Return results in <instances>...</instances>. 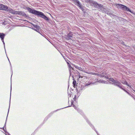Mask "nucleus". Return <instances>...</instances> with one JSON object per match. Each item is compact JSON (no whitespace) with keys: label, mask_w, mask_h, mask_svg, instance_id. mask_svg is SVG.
<instances>
[{"label":"nucleus","mask_w":135,"mask_h":135,"mask_svg":"<svg viewBox=\"0 0 135 135\" xmlns=\"http://www.w3.org/2000/svg\"><path fill=\"white\" fill-rule=\"evenodd\" d=\"M26 9L30 13L37 15L41 17L44 18L46 21H48L49 20V18L45 16L42 12L34 9H32L29 7H27Z\"/></svg>","instance_id":"nucleus-1"},{"label":"nucleus","mask_w":135,"mask_h":135,"mask_svg":"<svg viewBox=\"0 0 135 135\" xmlns=\"http://www.w3.org/2000/svg\"><path fill=\"white\" fill-rule=\"evenodd\" d=\"M110 80L113 82L112 84H113L117 86L120 88H121L122 89L124 90L125 91L128 93V92L124 89L122 87V85L120 82L116 80H115L113 78H110Z\"/></svg>","instance_id":"nucleus-2"},{"label":"nucleus","mask_w":135,"mask_h":135,"mask_svg":"<svg viewBox=\"0 0 135 135\" xmlns=\"http://www.w3.org/2000/svg\"><path fill=\"white\" fill-rule=\"evenodd\" d=\"M115 6L118 8L121 9L124 11H129L130 12L132 13V12L130 10L129 8L123 4H116Z\"/></svg>","instance_id":"nucleus-3"},{"label":"nucleus","mask_w":135,"mask_h":135,"mask_svg":"<svg viewBox=\"0 0 135 135\" xmlns=\"http://www.w3.org/2000/svg\"><path fill=\"white\" fill-rule=\"evenodd\" d=\"M115 6L118 8L121 9L124 11H129L130 12L132 13V12L130 10L129 8L123 4H116Z\"/></svg>","instance_id":"nucleus-4"},{"label":"nucleus","mask_w":135,"mask_h":135,"mask_svg":"<svg viewBox=\"0 0 135 135\" xmlns=\"http://www.w3.org/2000/svg\"><path fill=\"white\" fill-rule=\"evenodd\" d=\"M9 12L14 14H18V11H15L13 10L12 8H9L8 7L5 5L3 10Z\"/></svg>","instance_id":"nucleus-5"},{"label":"nucleus","mask_w":135,"mask_h":135,"mask_svg":"<svg viewBox=\"0 0 135 135\" xmlns=\"http://www.w3.org/2000/svg\"><path fill=\"white\" fill-rule=\"evenodd\" d=\"M31 24L32 25L33 27H32L33 28V29L37 32L40 33V26L37 25H35L32 23H31Z\"/></svg>","instance_id":"nucleus-6"},{"label":"nucleus","mask_w":135,"mask_h":135,"mask_svg":"<svg viewBox=\"0 0 135 135\" xmlns=\"http://www.w3.org/2000/svg\"><path fill=\"white\" fill-rule=\"evenodd\" d=\"M75 2V4L79 7L82 10L84 9V7L81 5V4L78 0H72Z\"/></svg>","instance_id":"nucleus-7"},{"label":"nucleus","mask_w":135,"mask_h":135,"mask_svg":"<svg viewBox=\"0 0 135 135\" xmlns=\"http://www.w3.org/2000/svg\"><path fill=\"white\" fill-rule=\"evenodd\" d=\"M89 3L91 5L94 6L95 7L98 8V4L96 2L93 1L89 0Z\"/></svg>","instance_id":"nucleus-8"},{"label":"nucleus","mask_w":135,"mask_h":135,"mask_svg":"<svg viewBox=\"0 0 135 135\" xmlns=\"http://www.w3.org/2000/svg\"><path fill=\"white\" fill-rule=\"evenodd\" d=\"M103 6L100 4H99L98 6V8L99 11H101L103 12H105V9L103 7Z\"/></svg>","instance_id":"nucleus-9"},{"label":"nucleus","mask_w":135,"mask_h":135,"mask_svg":"<svg viewBox=\"0 0 135 135\" xmlns=\"http://www.w3.org/2000/svg\"><path fill=\"white\" fill-rule=\"evenodd\" d=\"M5 36V34L3 33H0V37L1 38L2 41L3 42V44L4 45V47H5L4 42L3 39ZM4 48H5V47H4Z\"/></svg>","instance_id":"nucleus-10"},{"label":"nucleus","mask_w":135,"mask_h":135,"mask_svg":"<svg viewBox=\"0 0 135 135\" xmlns=\"http://www.w3.org/2000/svg\"><path fill=\"white\" fill-rule=\"evenodd\" d=\"M73 35L72 33V32H70L69 33L66 37V38L68 40H70L71 39V38L73 37Z\"/></svg>","instance_id":"nucleus-11"},{"label":"nucleus","mask_w":135,"mask_h":135,"mask_svg":"<svg viewBox=\"0 0 135 135\" xmlns=\"http://www.w3.org/2000/svg\"><path fill=\"white\" fill-rule=\"evenodd\" d=\"M121 83L123 84H126V85H127L128 86H129L130 88H132L131 87V85H130L129 84H128L127 81H121Z\"/></svg>","instance_id":"nucleus-12"},{"label":"nucleus","mask_w":135,"mask_h":135,"mask_svg":"<svg viewBox=\"0 0 135 135\" xmlns=\"http://www.w3.org/2000/svg\"><path fill=\"white\" fill-rule=\"evenodd\" d=\"M68 66H69V69H70V70H69L70 72V74H71V73H72V71H71V70H73V68L71 67V66L70 65V64L68 63Z\"/></svg>","instance_id":"nucleus-13"},{"label":"nucleus","mask_w":135,"mask_h":135,"mask_svg":"<svg viewBox=\"0 0 135 135\" xmlns=\"http://www.w3.org/2000/svg\"><path fill=\"white\" fill-rule=\"evenodd\" d=\"M4 7H5L4 5L0 4V9L3 10Z\"/></svg>","instance_id":"nucleus-14"},{"label":"nucleus","mask_w":135,"mask_h":135,"mask_svg":"<svg viewBox=\"0 0 135 135\" xmlns=\"http://www.w3.org/2000/svg\"><path fill=\"white\" fill-rule=\"evenodd\" d=\"M78 70H81L83 72H86L85 71V70H84V68H82L81 67H79V68H78Z\"/></svg>","instance_id":"nucleus-15"},{"label":"nucleus","mask_w":135,"mask_h":135,"mask_svg":"<svg viewBox=\"0 0 135 135\" xmlns=\"http://www.w3.org/2000/svg\"><path fill=\"white\" fill-rule=\"evenodd\" d=\"M73 84L74 87L76 85V81L74 80L73 82Z\"/></svg>","instance_id":"nucleus-16"},{"label":"nucleus","mask_w":135,"mask_h":135,"mask_svg":"<svg viewBox=\"0 0 135 135\" xmlns=\"http://www.w3.org/2000/svg\"><path fill=\"white\" fill-rule=\"evenodd\" d=\"M78 74H79L78 75V78H83V77L82 76H80V73H78Z\"/></svg>","instance_id":"nucleus-17"},{"label":"nucleus","mask_w":135,"mask_h":135,"mask_svg":"<svg viewBox=\"0 0 135 135\" xmlns=\"http://www.w3.org/2000/svg\"><path fill=\"white\" fill-rule=\"evenodd\" d=\"M98 75L99 76H100L101 77H104L103 75L101 74H98Z\"/></svg>","instance_id":"nucleus-18"},{"label":"nucleus","mask_w":135,"mask_h":135,"mask_svg":"<svg viewBox=\"0 0 135 135\" xmlns=\"http://www.w3.org/2000/svg\"><path fill=\"white\" fill-rule=\"evenodd\" d=\"M74 66H75L76 68L77 69H78V68H79V67L75 65H74Z\"/></svg>","instance_id":"nucleus-19"},{"label":"nucleus","mask_w":135,"mask_h":135,"mask_svg":"<svg viewBox=\"0 0 135 135\" xmlns=\"http://www.w3.org/2000/svg\"><path fill=\"white\" fill-rule=\"evenodd\" d=\"M127 93L131 97H133L131 95V94L130 93H129L128 92Z\"/></svg>","instance_id":"nucleus-20"},{"label":"nucleus","mask_w":135,"mask_h":135,"mask_svg":"<svg viewBox=\"0 0 135 135\" xmlns=\"http://www.w3.org/2000/svg\"><path fill=\"white\" fill-rule=\"evenodd\" d=\"M95 131L97 133L98 135H99V134L98 133V132L95 130Z\"/></svg>","instance_id":"nucleus-21"},{"label":"nucleus","mask_w":135,"mask_h":135,"mask_svg":"<svg viewBox=\"0 0 135 135\" xmlns=\"http://www.w3.org/2000/svg\"><path fill=\"white\" fill-rule=\"evenodd\" d=\"M25 15V14L24 13H22V15Z\"/></svg>","instance_id":"nucleus-22"},{"label":"nucleus","mask_w":135,"mask_h":135,"mask_svg":"<svg viewBox=\"0 0 135 135\" xmlns=\"http://www.w3.org/2000/svg\"><path fill=\"white\" fill-rule=\"evenodd\" d=\"M76 95H75V97H74V98L75 99H76Z\"/></svg>","instance_id":"nucleus-23"},{"label":"nucleus","mask_w":135,"mask_h":135,"mask_svg":"<svg viewBox=\"0 0 135 135\" xmlns=\"http://www.w3.org/2000/svg\"><path fill=\"white\" fill-rule=\"evenodd\" d=\"M73 105V106L74 107V108H75V109H76V108L75 107V105Z\"/></svg>","instance_id":"nucleus-24"},{"label":"nucleus","mask_w":135,"mask_h":135,"mask_svg":"<svg viewBox=\"0 0 135 135\" xmlns=\"http://www.w3.org/2000/svg\"><path fill=\"white\" fill-rule=\"evenodd\" d=\"M133 90V91H134V93H134V94H135V90Z\"/></svg>","instance_id":"nucleus-25"},{"label":"nucleus","mask_w":135,"mask_h":135,"mask_svg":"<svg viewBox=\"0 0 135 135\" xmlns=\"http://www.w3.org/2000/svg\"><path fill=\"white\" fill-rule=\"evenodd\" d=\"M73 104V102H71V105H72Z\"/></svg>","instance_id":"nucleus-26"},{"label":"nucleus","mask_w":135,"mask_h":135,"mask_svg":"<svg viewBox=\"0 0 135 135\" xmlns=\"http://www.w3.org/2000/svg\"><path fill=\"white\" fill-rule=\"evenodd\" d=\"M9 109H8V112H9Z\"/></svg>","instance_id":"nucleus-27"},{"label":"nucleus","mask_w":135,"mask_h":135,"mask_svg":"<svg viewBox=\"0 0 135 135\" xmlns=\"http://www.w3.org/2000/svg\"><path fill=\"white\" fill-rule=\"evenodd\" d=\"M11 88H12V87H11Z\"/></svg>","instance_id":"nucleus-28"},{"label":"nucleus","mask_w":135,"mask_h":135,"mask_svg":"<svg viewBox=\"0 0 135 135\" xmlns=\"http://www.w3.org/2000/svg\"><path fill=\"white\" fill-rule=\"evenodd\" d=\"M3 129H4V131H5V130H4V128H3Z\"/></svg>","instance_id":"nucleus-29"},{"label":"nucleus","mask_w":135,"mask_h":135,"mask_svg":"<svg viewBox=\"0 0 135 135\" xmlns=\"http://www.w3.org/2000/svg\"><path fill=\"white\" fill-rule=\"evenodd\" d=\"M67 107H66L65 108Z\"/></svg>","instance_id":"nucleus-30"},{"label":"nucleus","mask_w":135,"mask_h":135,"mask_svg":"<svg viewBox=\"0 0 135 135\" xmlns=\"http://www.w3.org/2000/svg\"><path fill=\"white\" fill-rule=\"evenodd\" d=\"M133 98H134V99H135V98H133Z\"/></svg>","instance_id":"nucleus-31"}]
</instances>
